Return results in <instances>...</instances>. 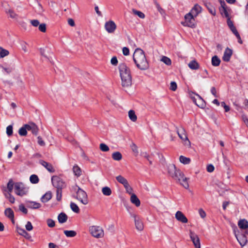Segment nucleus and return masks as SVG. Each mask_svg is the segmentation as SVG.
Segmentation results:
<instances>
[{"instance_id": "nucleus-1", "label": "nucleus", "mask_w": 248, "mask_h": 248, "mask_svg": "<svg viewBox=\"0 0 248 248\" xmlns=\"http://www.w3.org/2000/svg\"><path fill=\"white\" fill-rule=\"evenodd\" d=\"M119 68L122 86L124 90L127 91L131 87L132 82L130 70L124 63H121Z\"/></svg>"}, {"instance_id": "nucleus-2", "label": "nucleus", "mask_w": 248, "mask_h": 248, "mask_svg": "<svg viewBox=\"0 0 248 248\" xmlns=\"http://www.w3.org/2000/svg\"><path fill=\"white\" fill-rule=\"evenodd\" d=\"M133 60L139 69L145 71L149 69V65L144 51L140 48H136L133 54Z\"/></svg>"}, {"instance_id": "nucleus-3", "label": "nucleus", "mask_w": 248, "mask_h": 248, "mask_svg": "<svg viewBox=\"0 0 248 248\" xmlns=\"http://www.w3.org/2000/svg\"><path fill=\"white\" fill-rule=\"evenodd\" d=\"M89 232L93 237L96 239L102 238L105 235L104 229L99 225L90 226L89 228Z\"/></svg>"}, {"instance_id": "nucleus-4", "label": "nucleus", "mask_w": 248, "mask_h": 248, "mask_svg": "<svg viewBox=\"0 0 248 248\" xmlns=\"http://www.w3.org/2000/svg\"><path fill=\"white\" fill-rule=\"evenodd\" d=\"M28 188L21 182H16L15 184V193L19 196H23L27 194Z\"/></svg>"}, {"instance_id": "nucleus-5", "label": "nucleus", "mask_w": 248, "mask_h": 248, "mask_svg": "<svg viewBox=\"0 0 248 248\" xmlns=\"http://www.w3.org/2000/svg\"><path fill=\"white\" fill-rule=\"evenodd\" d=\"M177 133L179 137L182 140L184 145L187 148H190L191 143L187 137L184 128L182 127L178 128L177 130Z\"/></svg>"}, {"instance_id": "nucleus-6", "label": "nucleus", "mask_w": 248, "mask_h": 248, "mask_svg": "<svg viewBox=\"0 0 248 248\" xmlns=\"http://www.w3.org/2000/svg\"><path fill=\"white\" fill-rule=\"evenodd\" d=\"M76 199L84 205H86L88 203L86 192L78 186L76 192Z\"/></svg>"}, {"instance_id": "nucleus-7", "label": "nucleus", "mask_w": 248, "mask_h": 248, "mask_svg": "<svg viewBox=\"0 0 248 248\" xmlns=\"http://www.w3.org/2000/svg\"><path fill=\"white\" fill-rule=\"evenodd\" d=\"M195 16L189 13L185 16V21L182 22V24L185 26H187L194 28L196 26Z\"/></svg>"}, {"instance_id": "nucleus-8", "label": "nucleus", "mask_w": 248, "mask_h": 248, "mask_svg": "<svg viewBox=\"0 0 248 248\" xmlns=\"http://www.w3.org/2000/svg\"><path fill=\"white\" fill-rule=\"evenodd\" d=\"M168 170L170 175L175 180L179 176H182L183 172L179 170H177L174 164H170L168 167Z\"/></svg>"}, {"instance_id": "nucleus-9", "label": "nucleus", "mask_w": 248, "mask_h": 248, "mask_svg": "<svg viewBox=\"0 0 248 248\" xmlns=\"http://www.w3.org/2000/svg\"><path fill=\"white\" fill-rule=\"evenodd\" d=\"M190 97L199 108H204L205 107V102L199 95L192 93L190 94Z\"/></svg>"}, {"instance_id": "nucleus-10", "label": "nucleus", "mask_w": 248, "mask_h": 248, "mask_svg": "<svg viewBox=\"0 0 248 248\" xmlns=\"http://www.w3.org/2000/svg\"><path fill=\"white\" fill-rule=\"evenodd\" d=\"M51 181L53 186L57 188V189H62L65 186L64 183L61 178L58 176H52Z\"/></svg>"}, {"instance_id": "nucleus-11", "label": "nucleus", "mask_w": 248, "mask_h": 248, "mask_svg": "<svg viewBox=\"0 0 248 248\" xmlns=\"http://www.w3.org/2000/svg\"><path fill=\"white\" fill-rule=\"evenodd\" d=\"M189 237L195 248H201L200 238L198 235L191 230L189 231Z\"/></svg>"}, {"instance_id": "nucleus-12", "label": "nucleus", "mask_w": 248, "mask_h": 248, "mask_svg": "<svg viewBox=\"0 0 248 248\" xmlns=\"http://www.w3.org/2000/svg\"><path fill=\"white\" fill-rule=\"evenodd\" d=\"M104 28L108 33L111 34L115 32L117 26L113 21L108 20L105 23Z\"/></svg>"}, {"instance_id": "nucleus-13", "label": "nucleus", "mask_w": 248, "mask_h": 248, "mask_svg": "<svg viewBox=\"0 0 248 248\" xmlns=\"http://www.w3.org/2000/svg\"><path fill=\"white\" fill-rule=\"evenodd\" d=\"M132 216L134 218L136 229L139 231H142L144 229V225L140 218L136 214H133Z\"/></svg>"}, {"instance_id": "nucleus-14", "label": "nucleus", "mask_w": 248, "mask_h": 248, "mask_svg": "<svg viewBox=\"0 0 248 248\" xmlns=\"http://www.w3.org/2000/svg\"><path fill=\"white\" fill-rule=\"evenodd\" d=\"M234 232L235 237L237 239L239 244L242 247L245 246L248 242L247 235H248L246 234L245 232H244V233L243 234L238 235V234L236 233V231L235 230H234Z\"/></svg>"}, {"instance_id": "nucleus-15", "label": "nucleus", "mask_w": 248, "mask_h": 248, "mask_svg": "<svg viewBox=\"0 0 248 248\" xmlns=\"http://www.w3.org/2000/svg\"><path fill=\"white\" fill-rule=\"evenodd\" d=\"M2 6L5 9V12L8 14L10 17L12 18L16 19L18 17V15L15 13V12L9 8V5L6 2H2Z\"/></svg>"}, {"instance_id": "nucleus-16", "label": "nucleus", "mask_w": 248, "mask_h": 248, "mask_svg": "<svg viewBox=\"0 0 248 248\" xmlns=\"http://www.w3.org/2000/svg\"><path fill=\"white\" fill-rule=\"evenodd\" d=\"M188 178L185 177L184 173H182V176H179L175 181L179 183L185 188L187 189L189 188V184L187 182Z\"/></svg>"}, {"instance_id": "nucleus-17", "label": "nucleus", "mask_w": 248, "mask_h": 248, "mask_svg": "<svg viewBox=\"0 0 248 248\" xmlns=\"http://www.w3.org/2000/svg\"><path fill=\"white\" fill-rule=\"evenodd\" d=\"M175 217L178 221L182 223L186 224L188 222V219L180 211H178L175 213Z\"/></svg>"}, {"instance_id": "nucleus-18", "label": "nucleus", "mask_w": 248, "mask_h": 248, "mask_svg": "<svg viewBox=\"0 0 248 248\" xmlns=\"http://www.w3.org/2000/svg\"><path fill=\"white\" fill-rule=\"evenodd\" d=\"M238 226L240 229L244 230L245 233L248 235V221L247 220L240 219L238 222Z\"/></svg>"}, {"instance_id": "nucleus-19", "label": "nucleus", "mask_w": 248, "mask_h": 248, "mask_svg": "<svg viewBox=\"0 0 248 248\" xmlns=\"http://www.w3.org/2000/svg\"><path fill=\"white\" fill-rule=\"evenodd\" d=\"M221 7L219 8V11L221 14L225 16L226 17H229V15L228 12L227 8L226 5V3L224 1L219 0Z\"/></svg>"}, {"instance_id": "nucleus-20", "label": "nucleus", "mask_w": 248, "mask_h": 248, "mask_svg": "<svg viewBox=\"0 0 248 248\" xmlns=\"http://www.w3.org/2000/svg\"><path fill=\"white\" fill-rule=\"evenodd\" d=\"M28 130L31 131L32 133L35 135H37L38 133V127L33 123H30L29 124H26V126Z\"/></svg>"}, {"instance_id": "nucleus-21", "label": "nucleus", "mask_w": 248, "mask_h": 248, "mask_svg": "<svg viewBox=\"0 0 248 248\" xmlns=\"http://www.w3.org/2000/svg\"><path fill=\"white\" fill-rule=\"evenodd\" d=\"M202 7L198 4H196L192 8L189 13L191 14L192 16L196 17L202 12Z\"/></svg>"}, {"instance_id": "nucleus-22", "label": "nucleus", "mask_w": 248, "mask_h": 248, "mask_svg": "<svg viewBox=\"0 0 248 248\" xmlns=\"http://www.w3.org/2000/svg\"><path fill=\"white\" fill-rule=\"evenodd\" d=\"M232 54V51L231 49L227 47L224 53L222 59L225 62H229Z\"/></svg>"}, {"instance_id": "nucleus-23", "label": "nucleus", "mask_w": 248, "mask_h": 248, "mask_svg": "<svg viewBox=\"0 0 248 248\" xmlns=\"http://www.w3.org/2000/svg\"><path fill=\"white\" fill-rule=\"evenodd\" d=\"M5 215L10 219L13 224L15 223L14 220V213L13 211L10 208H7L4 211Z\"/></svg>"}, {"instance_id": "nucleus-24", "label": "nucleus", "mask_w": 248, "mask_h": 248, "mask_svg": "<svg viewBox=\"0 0 248 248\" xmlns=\"http://www.w3.org/2000/svg\"><path fill=\"white\" fill-rule=\"evenodd\" d=\"M16 231L17 233L23 236H24L25 238L27 239H30L31 238V236L30 235L29 233H28L24 229L17 227L16 228Z\"/></svg>"}, {"instance_id": "nucleus-25", "label": "nucleus", "mask_w": 248, "mask_h": 248, "mask_svg": "<svg viewBox=\"0 0 248 248\" xmlns=\"http://www.w3.org/2000/svg\"><path fill=\"white\" fill-rule=\"evenodd\" d=\"M28 207L32 209H38L41 207V204L35 202L27 201L26 202Z\"/></svg>"}, {"instance_id": "nucleus-26", "label": "nucleus", "mask_w": 248, "mask_h": 248, "mask_svg": "<svg viewBox=\"0 0 248 248\" xmlns=\"http://www.w3.org/2000/svg\"><path fill=\"white\" fill-rule=\"evenodd\" d=\"M39 162L40 164L45 167L49 172H52L54 171V168L51 164L42 160H40Z\"/></svg>"}, {"instance_id": "nucleus-27", "label": "nucleus", "mask_w": 248, "mask_h": 248, "mask_svg": "<svg viewBox=\"0 0 248 248\" xmlns=\"http://www.w3.org/2000/svg\"><path fill=\"white\" fill-rule=\"evenodd\" d=\"M130 202L137 207L140 206V202L135 194L131 195Z\"/></svg>"}, {"instance_id": "nucleus-28", "label": "nucleus", "mask_w": 248, "mask_h": 248, "mask_svg": "<svg viewBox=\"0 0 248 248\" xmlns=\"http://www.w3.org/2000/svg\"><path fill=\"white\" fill-rule=\"evenodd\" d=\"M188 66L192 70H197L200 68V65L195 60H192L188 64Z\"/></svg>"}, {"instance_id": "nucleus-29", "label": "nucleus", "mask_w": 248, "mask_h": 248, "mask_svg": "<svg viewBox=\"0 0 248 248\" xmlns=\"http://www.w3.org/2000/svg\"><path fill=\"white\" fill-rule=\"evenodd\" d=\"M128 117H129V119L131 121H132L133 122H135L137 121V116L134 110H132V109L130 110L128 112Z\"/></svg>"}, {"instance_id": "nucleus-30", "label": "nucleus", "mask_w": 248, "mask_h": 248, "mask_svg": "<svg viewBox=\"0 0 248 248\" xmlns=\"http://www.w3.org/2000/svg\"><path fill=\"white\" fill-rule=\"evenodd\" d=\"M52 198V193L50 191L46 192L41 198V201L43 202H46Z\"/></svg>"}, {"instance_id": "nucleus-31", "label": "nucleus", "mask_w": 248, "mask_h": 248, "mask_svg": "<svg viewBox=\"0 0 248 248\" xmlns=\"http://www.w3.org/2000/svg\"><path fill=\"white\" fill-rule=\"evenodd\" d=\"M67 216L64 213H60L58 217V221L60 223H63L67 221Z\"/></svg>"}, {"instance_id": "nucleus-32", "label": "nucleus", "mask_w": 248, "mask_h": 248, "mask_svg": "<svg viewBox=\"0 0 248 248\" xmlns=\"http://www.w3.org/2000/svg\"><path fill=\"white\" fill-rule=\"evenodd\" d=\"M231 31L235 34L237 38L238 39V42L242 44L243 42L242 40L241 39L240 36L237 31L236 28L234 26H233L232 27L230 28Z\"/></svg>"}, {"instance_id": "nucleus-33", "label": "nucleus", "mask_w": 248, "mask_h": 248, "mask_svg": "<svg viewBox=\"0 0 248 248\" xmlns=\"http://www.w3.org/2000/svg\"><path fill=\"white\" fill-rule=\"evenodd\" d=\"M15 184L12 179H10L7 185V193H11L13 188H15Z\"/></svg>"}, {"instance_id": "nucleus-34", "label": "nucleus", "mask_w": 248, "mask_h": 248, "mask_svg": "<svg viewBox=\"0 0 248 248\" xmlns=\"http://www.w3.org/2000/svg\"><path fill=\"white\" fill-rule=\"evenodd\" d=\"M73 171L75 175L78 177L81 174V170L77 165H75L73 166Z\"/></svg>"}, {"instance_id": "nucleus-35", "label": "nucleus", "mask_w": 248, "mask_h": 248, "mask_svg": "<svg viewBox=\"0 0 248 248\" xmlns=\"http://www.w3.org/2000/svg\"><path fill=\"white\" fill-rule=\"evenodd\" d=\"M26 126V124H24L18 130V133L21 136H25L27 134V130H28Z\"/></svg>"}, {"instance_id": "nucleus-36", "label": "nucleus", "mask_w": 248, "mask_h": 248, "mask_svg": "<svg viewBox=\"0 0 248 248\" xmlns=\"http://www.w3.org/2000/svg\"><path fill=\"white\" fill-rule=\"evenodd\" d=\"M112 158L116 161H120L122 158V155L119 152H115L112 154Z\"/></svg>"}, {"instance_id": "nucleus-37", "label": "nucleus", "mask_w": 248, "mask_h": 248, "mask_svg": "<svg viewBox=\"0 0 248 248\" xmlns=\"http://www.w3.org/2000/svg\"><path fill=\"white\" fill-rule=\"evenodd\" d=\"M63 233L68 237H74L77 235L76 232L73 230H65Z\"/></svg>"}, {"instance_id": "nucleus-38", "label": "nucleus", "mask_w": 248, "mask_h": 248, "mask_svg": "<svg viewBox=\"0 0 248 248\" xmlns=\"http://www.w3.org/2000/svg\"><path fill=\"white\" fill-rule=\"evenodd\" d=\"M102 192L105 196H110L112 193L111 189L108 186L103 187L102 189Z\"/></svg>"}, {"instance_id": "nucleus-39", "label": "nucleus", "mask_w": 248, "mask_h": 248, "mask_svg": "<svg viewBox=\"0 0 248 248\" xmlns=\"http://www.w3.org/2000/svg\"><path fill=\"white\" fill-rule=\"evenodd\" d=\"M220 60L217 56H214L212 58V64L214 66H217L220 64Z\"/></svg>"}, {"instance_id": "nucleus-40", "label": "nucleus", "mask_w": 248, "mask_h": 248, "mask_svg": "<svg viewBox=\"0 0 248 248\" xmlns=\"http://www.w3.org/2000/svg\"><path fill=\"white\" fill-rule=\"evenodd\" d=\"M117 181L124 186L128 183L127 180L122 175H119L116 177Z\"/></svg>"}, {"instance_id": "nucleus-41", "label": "nucleus", "mask_w": 248, "mask_h": 248, "mask_svg": "<svg viewBox=\"0 0 248 248\" xmlns=\"http://www.w3.org/2000/svg\"><path fill=\"white\" fill-rule=\"evenodd\" d=\"M124 186L127 193L129 194L130 195L134 194L133 193V189L129 184L128 182L126 184L124 185Z\"/></svg>"}, {"instance_id": "nucleus-42", "label": "nucleus", "mask_w": 248, "mask_h": 248, "mask_svg": "<svg viewBox=\"0 0 248 248\" xmlns=\"http://www.w3.org/2000/svg\"><path fill=\"white\" fill-rule=\"evenodd\" d=\"M9 54L8 50L0 46V58H3Z\"/></svg>"}, {"instance_id": "nucleus-43", "label": "nucleus", "mask_w": 248, "mask_h": 248, "mask_svg": "<svg viewBox=\"0 0 248 248\" xmlns=\"http://www.w3.org/2000/svg\"><path fill=\"white\" fill-rule=\"evenodd\" d=\"M180 161L184 164H188L190 162V159L184 156L181 155L179 157Z\"/></svg>"}, {"instance_id": "nucleus-44", "label": "nucleus", "mask_w": 248, "mask_h": 248, "mask_svg": "<svg viewBox=\"0 0 248 248\" xmlns=\"http://www.w3.org/2000/svg\"><path fill=\"white\" fill-rule=\"evenodd\" d=\"M160 61L167 65H170L171 64V61L170 59L166 56H163L161 58Z\"/></svg>"}, {"instance_id": "nucleus-45", "label": "nucleus", "mask_w": 248, "mask_h": 248, "mask_svg": "<svg viewBox=\"0 0 248 248\" xmlns=\"http://www.w3.org/2000/svg\"><path fill=\"white\" fill-rule=\"evenodd\" d=\"M132 13L135 15L138 16L140 18L143 19L145 17V15L142 12L136 10L135 9H132Z\"/></svg>"}, {"instance_id": "nucleus-46", "label": "nucleus", "mask_w": 248, "mask_h": 248, "mask_svg": "<svg viewBox=\"0 0 248 248\" xmlns=\"http://www.w3.org/2000/svg\"><path fill=\"white\" fill-rule=\"evenodd\" d=\"M206 7L208 9L209 12L213 15H216V10L214 7H213L210 3H206L205 4Z\"/></svg>"}, {"instance_id": "nucleus-47", "label": "nucleus", "mask_w": 248, "mask_h": 248, "mask_svg": "<svg viewBox=\"0 0 248 248\" xmlns=\"http://www.w3.org/2000/svg\"><path fill=\"white\" fill-rule=\"evenodd\" d=\"M5 196L9 200L11 203H13L15 202V199L14 197L12 195L11 193H5Z\"/></svg>"}, {"instance_id": "nucleus-48", "label": "nucleus", "mask_w": 248, "mask_h": 248, "mask_svg": "<svg viewBox=\"0 0 248 248\" xmlns=\"http://www.w3.org/2000/svg\"><path fill=\"white\" fill-rule=\"evenodd\" d=\"M70 207L73 212L76 213H79V209L76 203L74 202H71L70 203Z\"/></svg>"}, {"instance_id": "nucleus-49", "label": "nucleus", "mask_w": 248, "mask_h": 248, "mask_svg": "<svg viewBox=\"0 0 248 248\" xmlns=\"http://www.w3.org/2000/svg\"><path fill=\"white\" fill-rule=\"evenodd\" d=\"M30 180L32 184H36L39 182L38 176L35 174H32L30 176Z\"/></svg>"}, {"instance_id": "nucleus-50", "label": "nucleus", "mask_w": 248, "mask_h": 248, "mask_svg": "<svg viewBox=\"0 0 248 248\" xmlns=\"http://www.w3.org/2000/svg\"><path fill=\"white\" fill-rule=\"evenodd\" d=\"M99 148L101 151L103 152H108L109 151V148L108 146L105 143H102L99 145Z\"/></svg>"}, {"instance_id": "nucleus-51", "label": "nucleus", "mask_w": 248, "mask_h": 248, "mask_svg": "<svg viewBox=\"0 0 248 248\" xmlns=\"http://www.w3.org/2000/svg\"><path fill=\"white\" fill-rule=\"evenodd\" d=\"M38 29L39 30L42 32H46V24L45 23L40 24L38 26Z\"/></svg>"}, {"instance_id": "nucleus-52", "label": "nucleus", "mask_w": 248, "mask_h": 248, "mask_svg": "<svg viewBox=\"0 0 248 248\" xmlns=\"http://www.w3.org/2000/svg\"><path fill=\"white\" fill-rule=\"evenodd\" d=\"M19 210L24 214L28 213V210L25 208V206L23 204H20L19 205Z\"/></svg>"}, {"instance_id": "nucleus-53", "label": "nucleus", "mask_w": 248, "mask_h": 248, "mask_svg": "<svg viewBox=\"0 0 248 248\" xmlns=\"http://www.w3.org/2000/svg\"><path fill=\"white\" fill-rule=\"evenodd\" d=\"M6 133L8 136H10L13 134V126L9 125L6 128Z\"/></svg>"}, {"instance_id": "nucleus-54", "label": "nucleus", "mask_w": 248, "mask_h": 248, "mask_svg": "<svg viewBox=\"0 0 248 248\" xmlns=\"http://www.w3.org/2000/svg\"><path fill=\"white\" fill-rule=\"evenodd\" d=\"M27 231H31L33 229V226L30 221H28L25 225Z\"/></svg>"}, {"instance_id": "nucleus-55", "label": "nucleus", "mask_w": 248, "mask_h": 248, "mask_svg": "<svg viewBox=\"0 0 248 248\" xmlns=\"http://www.w3.org/2000/svg\"><path fill=\"white\" fill-rule=\"evenodd\" d=\"M199 214L200 216V217L202 218H204L206 217V214L205 212L202 209L200 208L198 210Z\"/></svg>"}, {"instance_id": "nucleus-56", "label": "nucleus", "mask_w": 248, "mask_h": 248, "mask_svg": "<svg viewBox=\"0 0 248 248\" xmlns=\"http://www.w3.org/2000/svg\"><path fill=\"white\" fill-rule=\"evenodd\" d=\"M47 224L48 227L52 228L55 226V222L51 219H48L46 220Z\"/></svg>"}, {"instance_id": "nucleus-57", "label": "nucleus", "mask_w": 248, "mask_h": 248, "mask_svg": "<svg viewBox=\"0 0 248 248\" xmlns=\"http://www.w3.org/2000/svg\"><path fill=\"white\" fill-rule=\"evenodd\" d=\"M62 189H57V195H56V198L57 200L58 201H60L61 200L62 196Z\"/></svg>"}, {"instance_id": "nucleus-58", "label": "nucleus", "mask_w": 248, "mask_h": 248, "mask_svg": "<svg viewBox=\"0 0 248 248\" xmlns=\"http://www.w3.org/2000/svg\"><path fill=\"white\" fill-rule=\"evenodd\" d=\"M30 23L32 26L35 27H38L40 24L39 21L37 19L31 20Z\"/></svg>"}, {"instance_id": "nucleus-59", "label": "nucleus", "mask_w": 248, "mask_h": 248, "mask_svg": "<svg viewBox=\"0 0 248 248\" xmlns=\"http://www.w3.org/2000/svg\"><path fill=\"white\" fill-rule=\"evenodd\" d=\"M0 67L8 74H10L12 72V68L11 67H6L3 66H1Z\"/></svg>"}, {"instance_id": "nucleus-60", "label": "nucleus", "mask_w": 248, "mask_h": 248, "mask_svg": "<svg viewBox=\"0 0 248 248\" xmlns=\"http://www.w3.org/2000/svg\"><path fill=\"white\" fill-rule=\"evenodd\" d=\"M40 52L41 56L43 57L48 59V57L46 53V48L45 47H42L40 48Z\"/></svg>"}, {"instance_id": "nucleus-61", "label": "nucleus", "mask_w": 248, "mask_h": 248, "mask_svg": "<svg viewBox=\"0 0 248 248\" xmlns=\"http://www.w3.org/2000/svg\"><path fill=\"white\" fill-rule=\"evenodd\" d=\"M177 84L175 82L172 81L170 83V89L173 91H175L177 89Z\"/></svg>"}, {"instance_id": "nucleus-62", "label": "nucleus", "mask_w": 248, "mask_h": 248, "mask_svg": "<svg viewBox=\"0 0 248 248\" xmlns=\"http://www.w3.org/2000/svg\"><path fill=\"white\" fill-rule=\"evenodd\" d=\"M131 149L132 151L136 154H138V148L136 145L134 143H133L131 146Z\"/></svg>"}, {"instance_id": "nucleus-63", "label": "nucleus", "mask_w": 248, "mask_h": 248, "mask_svg": "<svg viewBox=\"0 0 248 248\" xmlns=\"http://www.w3.org/2000/svg\"><path fill=\"white\" fill-rule=\"evenodd\" d=\"M221 105L224 108L225 112H228L230 110L229 106L227 105L224 102H222Z\"/></svg>"}, {"instance_id": "nucleus-64", "label": "nucleus", "mask_w": 248, "mask_h": 248, "mask_svg": "<svg viewBox=\"0 0 248 248\" xmlns=\"http://www.w3.org/2000/svg\"><path fill=\"white\" fill-rule=\"evenodd\" d=\"M38 139V143L41 146H44L45 145V143L44 140H42V138L40 136L37 137Z\"/></svg>"}]
</instances>
